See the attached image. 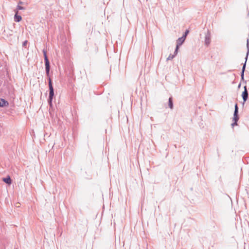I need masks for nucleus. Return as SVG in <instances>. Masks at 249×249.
I'll return each mask as SVG.
<instances>
[{
  "instance_id": "nucleus-6",
  "label": "nucleus",
  "mask_w": 249,
  "mask_h": 249,
  "mask_svg": "<svg viewBox=\"0 0 249 249\" xmlns=\"http://www.w3.org/2000/svg\"><path fill=\"white\" fill-rule=\"evenodd\" d=\"M9 105L7 101L2 98H0V107H7Z\"/></svg>"
},
{
  "instance_id": "nucleus-8",
  "label": "nucleus",
  "mask_w": 249,
  "mask_h": 249,
  "mask_svg": "<svg viewBox=\"0 0 249 249\" xmlns=\"http://www.w3.org/2000/svg\"><path fill=\"white\" fill-rule=\"evenodd\" d=\"M18 13V12H17ZM22 18L20 16L18 15L17 13H16L14 16V20L16 22H19L21 21Z\"/></svg>"
},
{
  "instance_id": "nucleus-5",
  "label": "nucleus",
  "mask_w": 249,
  "mask_h": 249,
  "mask_svg": "<svg viewBox=\"0 0 249 249\" xmlns=\"http://www.w3.org/2000/svg\"><path fill=\"white\" fill-rule=\"evenodd\" d=\"M211 42V36L209 32H208L205 35V43L207 46H208Z\"/></svg>"
},
{
  "instance_id": "nucleus-16",
  "label": "nucleus",
  "mask_w": 249,
  "mask_h": 249,
  "mask_svg": "<svg viewBox=\"0 0 249 249\" xmlns=\"http://www.w3.org/2000/svg\"><path fill=\"white\" fill-rule=\"evenodd\" d=\"M27 43H28V41L27 40H25L23 42V44H22V46L24 47H26V45L27 44Z\"/></svg>"
},
{
  "instance_id": "nucleus-12",
  "label": "nucleus",
  "mask_w": 249,
  "mask_h": 249,
  "mask_svg": "<svg viewBox=\"0 0 249 249\" xmlns=\"http://www.w3.org/2000/svg\"><path fill=\"white\" fill-rule=\"evenodd\" d=\"M179 47L178 46H176V49H175V51L174 52V54L173 55H175V56H176V55L178 53V49Z\"/></svg>"
},
{
  "instance_id": "nucleus-11",
  "label": "nucleus",
  "mask_w": 249,
  "mask_h": 249,
  "mask_svg": "<svg viewBox=\"0 0 249 249\" xmlns=\"http://www.w3.org/2000/svg\"><path fill=\"white\" fill-rule=\"evenodd\" d=\"M175 55L170 54L168 57L167 58V61L173 59L175 57Z\"/></svg>"
},
{
  "instance_id": "nucleus-2",
  "label": "nucleus",
  "mask_w": 249,
  "mask_h": 249,
  "mask_svg": "<svg viewBox=\"0 0 249 249\" xmlns=\"http://www.w3.org/2000/svg\"><path fill=\"white\" fill-rule=\"evenodd\" d=\"M247 47L248 51L246 57L245 58V59H246L245 62V63L244 64V65L243 66V67H242V69L241 73V81H244V72H245V71L246 64V62H247V59H248V55L249 51V38H248L247 40Z\"/></svg>"
},
{
  "instance_id": "nucleus-7",
  "label": "nucleus",
  "mask_w": 249,
  "mask_h": 249,
  "mask_svg": "<svg viewBox=\"0 0 249 249\" xmlns=\"http://www.w3.org/2000/svg\"><path fill=\"white\" fill-rule=\"evenodd\" d=\"M185 39L183 38L182 37H179L178 39L177 40V46L179 47L180 46H181L183 42L184 41Z\"/></svg>"
},
{
  "instance_id": "nucleus-4",
  "label": "nucleus",
  "mask_w": 249,
  "mask_h": 249,
  "mask_svg": "<svg viewBox=\"0 0 249 249\" xmlns=\"http://www.w3.org/2000/svg\"><path fill=\"white\" fill-rule=\"evenodd\" d=\"M244 90L242 92V97L244 102H246L248 98V91L246 86H244Z\"/></svg>"
},
{
  "instance_id": "nucleus-14",
  "label": "nucleus",
  "mask_w": 249,
  "mask_h": 249,
  "mask_svg": "<svg viewBox=\"0 0 249 249\" xmlns=\"http://www.w3.org/2000/svg\"><path fill=\"white\" fill-rule=\"evenodd\" d=\"M17 9L18 10H24L25 9V8L21 6H20L19 4L17 6Z\"/></svg>"
},
{
  "instance_id": "nucleus-3",
  "label": "nucleus",
  "mask_w": 249,
  "mask_h": 249,
  "mask_svg": "<svg viewBox=\"0 0 249 249\" xmlns=\"http://www.w3.org/2000/svg\"><path fill=\"white\" fill-rule=\"evenodd\" d=\"M239 120L238 112H234L233 121L234 122L231 124V126L233 127L234 125H237V122Z\"/></svg>"
},
{
  "instance_id": "nucleus-18",
  "label": "nucleus",
  "mask_w": 249,
  "mask_h": 249,
  "mask_svg": "<svg viewBox=\"0 0 249 249\" xmlns=\"http://www.w3.org/2000/svg\"><path fill=\"white\" fill-rule=\"evenodd\" d=\"M241 86V84L240 83L239 85H238V87L239 88Z\"/></svg>"
},
{
  "instance_id": "nucleus-9",
  "label": "nucleus",
  "mask_w": 249,
  "mask_h": 249,
  "mask_svg": "<svg viewBox=\"0 0 249 249\" xmlns=\"http://www.w3.org/2000/svg\"><path fill=\"white\" fill-rule=\"evenodd\" d=\"M168 106L170 108L173 109V103L172 100V98L170 97L168 101Z\"/></svg>"
},
{
  "instance_id": "nucleus-15",
  "label": "nucleus",
  "mask_w": 249,
  "mask_h": 249,
  "mask_svg": "<svg viewBox=\"0 0 249 249\" xmlns=\"http://www.w3.org/2000/svg\"><path fill=\"white\" fill-rule=\"evenodd\" d=\"M234 112H238V105L237 104H236L235 105V108H234Z\"/></svg>"
},
{
  "instance_id": "nucleus-13",
  "label": "nucleus",
  "mask_w": 249,
  "mask_h": 249,
  "mask_svg": "<svg viewBox=\"0 0 249 249\" xmlns=\"http://www.w3.org/2000/svg\"><path fill=\"white\" fill-rule=\"evenodd\" d=\"M188 33H189V31L188 30H186L185 31L184 34L183 35V36L182 37L185 39L186 37L187 34H188Z\"/></svg>"
},
{
  "instance_id": "nucleus-1",
  "label": "nucleus",
  "mask_w": 249,
  "mask_h": 249,
  "mask_svg": "<svg viewBox=\"0 0 249 249\" xmlns=\"http://www.w3.org/2000/svg\"><path fill=\"white\" fill-rule=\"evenodd\" d=\"M43 53L44 55V61H45V70L46 72V75L48 77H49L48 80H49V99H48V103L50 107L52 106V101L53 99L54 96V90L53 87L52 80L51 78L49 77V73H50V62L49 61V59L48 58V57L47 56V53L46 51L45 50H43Z\"/></svg>"
},
{
  "instance_id": "nucleus-10",
  "label": "nucleus",
  "mask_w": 249,
  "mask_h": 249,
  "mask_svg": "<svg viewBox=\"0 0 249 249\" xmlns=\"http://www.w3.org/2000/svg\"><path fill=\"white\" fill-rule=\"evenodd\" d=\"M3 181L7 184H10L11 183V179L9 177L7 178H3Z\"/></svg>"
},
{
  "instance_id": "nucleus-17",
  "label": "nucleus",
  "mask_w": 249,
  "mask_h": 249,
  "mask_svg": "<svg viewBox=\"0 0 249 249\" xmlns=\"http://www.w3.org/2000/svg\"><path fill=\"white\" fill-rule=\"evenodd\" d=\"M19 4H22V2L19 1Z\"/></svg>"
}]
</instances>
